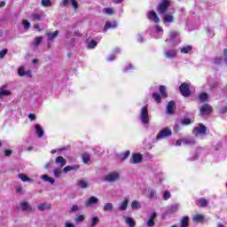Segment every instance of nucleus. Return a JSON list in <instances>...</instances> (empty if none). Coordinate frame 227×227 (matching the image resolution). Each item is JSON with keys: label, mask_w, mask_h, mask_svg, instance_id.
I'll list each match as a JSON object with an SVG mask.
<instances>
[{"label": "nucleus", "mask_w": 227, "mask_h": 227, "mask_svg": "<svg viewBox=\"0 0 227 227\" xmlns=\"http://www.w3.org/2000/svg\"><path fill=\"white\" fill-rule=\"evenodd\" d=\"M118 178H120V174H118L117 172H112V173L105 176L104 180L113 184V183L116 182V180H118Z\"/></svg>", "instance_id": "7"}, {"label": "nucleus", "mask_w": 227, "mask_h": 227, "mask_svg": "<svg viewBox=\"0 0 227 227\" xmlns=\"http://www.w3.org/2000/svg\"><path fill=\"white\" fill-rule=\"evenodd\" d=\"M97 45H98V42L95 41L94 39H91L88 44H87V48L88 49H95V47H97Z\"/></svg>", "instance_id": "29"}, {"label": "nucleus", "mask_w": 227, "mask_h": 227, "mask_svg": "<svg viewBox=\"0 0 227 227\" xmlns=\"http://www.w3.org/2000/svg\"><path fill=\"white\" fill-rule=\"evenodd\" d=\"M29 19L32 22H40V20H43V13H32L29 16Z\"/></svg>", "instance_id": "14"}, {"label": "nucleus", "mask_w": 227, "mask_h": 227, "mask_svg": "<svg viewBox=\"0 0 227 227\" xmlns=\"http://www.w3.org/2000/svg\"><path fill=\"white\" fill-rule=\"evenodd\" d=\"M168 212H169V214H173V213L176 212V207H171L168 209Z\"/></svg>", "instance_id": "60"}, {"label": "nucleus", "mask_w": 227, "mask_h": 227, "mask_svg": "<svg viewBox=\"0 0 227 227\" xmlns=\"http://www.w3.org/2000/svg\"><path fill=\"white\" fill-rule=\"evenodd\" d=\"M170 4L171 3L169 2V0H161L157 7L159 13H160V15H164V13L168 12Z\"/></svg>", "instance_id": "2"}, {"label": "nucleus", "mask_w": 227, "mask_h": 227, "mask_svg": "<svg viewBox=\"0 0 227 227\" xmlns=\"http://www.w3.org/2000/svg\"><path fill=\"white\" fill-rule=\"evenodd\" d=\"M51 204L43 203L38 205V210H40L41 212H43V210H51Z\"/></svg>", "instance_id": "22"}, {"label": "nucleus", "mask_w": 227, "mask_h": 227, "mask_svg": "<svg viewBox=\"0 0 227 227\" xmlns=\"http://www.w3.org/2000/svg\"><path fill=\"white\" fill-rule=\"evenodd\" d=\"M207 130L208 128H207V126H205L203 123H199L198 126L193 129V134L195 136H200V134L205 136Z\"/></svg>", "instance_id": "6"}, {"label": "nucleus", "mask_w": 227, "mask_h": 227, "mask_svg": "<svg viewBox=\"0 0 227 227\" xmlns=\"http://www.w3.org/2000/svg\"><path fill=\"white\" fill-rule=\"evenodd\" d=\"M103 12L106 15H113L114 13V11L112 8H104Z\"/></svg>", "instance_id": "46"}, {"label": "nucleus", "mask_w": 227, "mask_h": 227, "mask_svg": "<svg viewBox=\"0 0 227 227\" xmlns=\"http://www.w3.org/2000/svg\"><path fill=\"white\" fill-rule=\"evenodd\" d=\"M195 205L200 208H205L208 207V200H207L205 198H200L195 200Z\"/></svg>", "instance_id": "11"}, {"label": "nucleus", "mask_w": 227, "mask_h": 227, "mask_svg": "<svg viewBox=\"0 0 227 227\" xmlns=\"http://www.w3.org/2000/svg\"><path fill=\"white\" fill-rule=\"evenodd\" d=\"M181 225L182 226H189V216L183 217V219L181 221Z\"/></svg>", "instance_id": "42"}, {"label": "nucleus", "mask_w": 227, "mask_h": 227, "mask_svg": "<svg viewBox=\"0 0 227 227\" xmlns=\"http://www.w3.org/2000/svg\"><path fill=\"white\" fill-rule=\"evenodd\" d=\"M174 132L176 134H178V132H180V124H176V126L174 127Z\"/></svg>", "instance_id": "56"}, {"label": "nucleus", "mask_w": 227, "mask_h": 227, "mask_svg": "<svg viewBox=\"0 0 227 227\" xmlns=\"http://www.w3.org/2000/svg\"><path fill=\"white\" fill-rule=\"evenodd\" d=\"M176 109V103L174 100H171L167 105V113L168 114H175V110Z\"/></svg>", "instance_id": "9"}, {"label": "nucleus", "mask_w": 227, "mask_h": 227, "mask_svg": "<svg viewBox=\"0 0 227 227\" xmlns=\"http://www.w3.org/2000/svg\"><path fill=\"white\" fill-rule=\"evenodd\" d=\"M28 118L31 121H35V120H36V115L35 114H29Z\"/></svg>", "instance_id": "55"}, {"label": "nucleus", "mask_w": 227, "mask_h": 227, "mask_svg": "<svg viewBox=\"0 0 227 227\" xmlns=\"http://www.w3.org/2000/svg\"><path fill=\"white\" fill-rule=\"evenodd\" d=\"M59 35V31L56 30L53 33H46V36L49 40V42H53L54 39Z\"/></svg>", "instance_id": "21"}, {"label": "nucleus", "mask_w": 227, "mask_h": 227, "mask_svg": "<svg viewBox=\"0 0 227 227\" xmlns=\"http://www.w3.org/2000/svg\"><path fill=\"white\" fill-rule=\"evenodd\" d=\"M129 155H130V151H126V152L122 153L120 155L121 160H125V159H127L129 157Z\"/></svg>", "instance_id": "44"}, {"label": "nucleus", "mask_w": 227, "mask_h": 227, "mask_svg": "<svg viewBox=\"0 0 227 227\" xmlns=\"http://www.w3.org/2000/svg\"><path fill=\"white\" fill-rule=\"evenodd\" d=\"M18 75H20V77H24V75H26V69L24 68V66L20 67L18 69Z\"/></svg>", "instance_id": "38"}, {"label": "nucleus", "mask_w": 227, "mask_h": 227, "mask_svg": "<svg viewBox=\"0 0 227 227\" xmlns=\"http://www.w3.org/2000/svg\"><path fill=\"white\" fill-rule=\"evenodd\" d=\"M13 153V151L12 150H10V149H5L4 150V155L5 157H12V154Z\"/></svg>", "instance_id": "52"}, {"label": "nucleus", "mask_w": 227, "mask_h": 227, "mask_svg": "<svg viewBox=\"0 0 227 227\" xmlns=\"http://www.w3.org/2000/svg\"><path fill=\"white\" fill-rule=\"evenodd\" d=\"M78 187H81V189H86L88 187V182L84 180H80L77 183Z\"/></svg>", "instance_id": "37"}, {"label": "nucleus", "mask_w": 227, "mask_h": 227, "mask_svg": "<svg viewBox=\"0 0 227 227\" xmlns=\"http://www.w3.org/2000/svg\"><path fill=\"white\" fill-rule=\"evenodd\" d=\"M103 208L105 212H111L114 208L113 203H106Z\"/></svg>", "instance_id": "36"}, {"label": "nucleus", "mask_w": 227, "mask_h": 227, "mask_svg": "<svg viewBox=\"0 0 227 227\" xmlns=\"http://www.w3.org/2000/svg\"><path fill=\"white\" fill-rule=\"evenodd\" d=\"M191 51H192V46H186L181 49V52H183L184 54H188V52H191Z\"/></svg>", "instance_id": "43"}, {"label": "nucleus", "mask_w": 227, "mask_h": 227, "mask_svg": "<svg viewBox=\"0 0 227 227\" xmlns=\"http://www.w3.org/2000/svg\"><path fill=\"white\" fill-rule=\"evenodd\" d=\"M79 165H74V166H66L63 169V173H68V171H76V169H79Z\"/></svg>", "instance_id": "20"}, {"label": "nucleus", "mask_w": 227, "mask_h": 227, "mask_svg": "<svg viewBox=\"0 0 227 227\" xmlns=\"http://www.w3.org/2000/svg\"><path fill=\"white\" fill-rule=\"evenodd\" d=\"M181 123L183 125H191L192 121H191V119L189 118H184L181 121Z\"/></svg>", "instance_id": "49"}, {"label": "nucleus", "mask_w": 227, "mask_h": 227, "mask_svg": "<svg viewBox=\"0 0 227 227\" xmlns=\"http://www.w3.org/2000/svg\"><path fill=\"white\" fill-rule=\"evenodd\" d=\"M6 54H8V49H4L0 51V59H3L4 56H6Z\"/></svg>", "instance_id": "48"}, {"label": "nucleus", "mask_w": 227, "mask_h": 227, "mask_svg": "<svg viewBox=\"0 0 227 227\" xmlns=\"http://www.w3.org/2000/svg\"><path fill=\"white\" fill-rule=\"evenodd\" d=\"M20 207L23 212H26L27 210H33V207L27 202V201H22L20 203Z\"/></svg>", "instance_id": "23"}, {"label": "nucleus", "mask_w": 227, "mask_h": 227, "mask_svg": "<svg viewBox=\"0 0 227 227\" xmlns=\"http://www.w3.org/2000/svg\"><path fill=\"white\" fill-rule=\"evenodd\" d=\"M98 223H99V219H98V216L92 217L91 223H90V227H95V226H97V224H98Z\"/></svg>", "instance_id": "39"}, {"label": "nucleus", "mask_w": 227, "mask_h": 227, "mask_svg": "<svg viewBox=\"0 0 227 227\" xmlns=\"http://www.w3.org/2000/svg\"><path fill=\"white\" fill-rule=\"evenodd\" d=\"M98 203V198L95 196L90 197L84 203L85 207H93V205H97Z\"/></svg>", "instance_id": "13"}, {"label": "nucleus", "mask_w": 227, "mask_h": 227, "mask_svg": "<svg viewBox=\"0 0 227 227\" xmlns=\"http://www.w3.org/2000/svg\"><path fill=\"white\" fill-rule=\"evenodd\" d=\"M22 26L24 27V29L27 31L29 27H31V23L27 20H24L22 22Z\"/></svg>", "instance_id": "40"}, {"label": "nucleus", "mask_w": 227, "mask_h": 227, "mask_svg": "<svg viewBox=\"0 0 227 227\" xmlns=\"http://www.w3.org/2000/svg\"><path fill=\"white\" fill-rule=\"evenodd\" d=\"M126 223L129 224V227L136 226V221L132 217H126Z\"/></svg>", "instance_id": "33"}, {"label": "nucleus", "mask_w": 227, "mask_h": 227, "mask_svg": "<svg viewBox=\"0 0 227 227\" xmlns=\"http://www.w3.org/2000/svg\"><path fill=\"white\" fill-rule=\"evenodd\" d=\"M35 132H36L38 137H43V134L45 133L43 131V129L42 128V126H40L38 124L35 125Z\"/></svg>", "instance_id": "24"}, {"label": "nucleus", "mask_w": 227, "mask_h": 227, "mask_svg": "<svg viewBox=\"0 0 227 227\" xmlns=\"http://www.w3.org/2000/svg\"><path fill=\"white\" fill-rule=\"evenodd\" d=\"M171 198V192L169 191H166L163 193V200H168Z\"/></svg>", "instance_id": "47"}, {"label": "nucleus", "mask_w": 227, "mask_h": 227, "mask_svg": "<svg viewBox=\"0 0 227 227\" xmlns=\"http://www.w3.org/2000/svg\"><path fill=\"white\" fill-rule=\"evenodd\" d=\"M65 226L66 227H75V225H74V223H72L70 222H66Z\"/></svg>", "instance_id": "62"}, {"label": "nucleus", "mask_w": 227, "mask_h": 227, "mask_svg": "<svg viewBox=\"0 0 227 227\" xmlns=\"http://www.w3.org/2000/svg\"><path fill=\"white\" fill-rule=\"evenodd\" d=\"M165 57L168 59H173V58H176V50H169L165 51Z\"/></svg>", "instance_id": "19"}, {"label": "nucleus", "mask_w": 227, "mask_h": 227, "mask_svg": "<svg viewBox=\"0 0 227 227\" xmlns=\"http://www.w3.org/2000/svg\"><path fill=\"white\" fill-rule=\"evenodd\" d=\"M18 178H20L22 182H31V178H29L26 174L23 173L19 174Z\"/></svg>", "instance_id": "30"}, {"label": "nucleus", "mask_w": 227, "mask_h": 227, "mask_svg": "<svg viewBox=\"0 0 227 227\" xmlns=\"http://www.w3.org/2000/svg\"><path fill=\"white\" fill-rule=\"evenodd\" d=\"M82 159L84 164H88V162H90V160H91V158L90 157L89 153H83L82 155Z\"/></svg>", "instance_id": "32"}, {"label": "nucleus", "mask_w": 227, "mask_h": 227, "mask_svg": "<svg viewBox=\"0 0 227 227\" xmlns=\"http://www.w3.org/2000/svg\"><path fill=\"white\" fill-rule=\"evenodd\" d=\"M76 223H82L84 221V215H80L75 218Z\"/></svg>", "instance_id": "54"}, {"label": "nucleus", "mask_w": 227, "mask_h": 227, "mask_svg": "<svg viewBox=\"0 0 227 227\" xmlns=\"http://www.w3.org/2000/svg\"><path fill=\"white\" fill-rule=\"evenodd\" d=\"M192 219L195 223H202L204 217L203 215L197 214L193 216Z\"/></svg>", "instance_id": "34"}, {"label": "nucleus", "mask_w": 227, "mask_h": 227, "mask_svg": "<svg viewBox=\"0 0 227 227\" xmlns=\"http://www.w3.org/2000/svg\"><path fill=\"white\" fill-rule=\"evenodd\" d=\"M55 162L59 166V168H63L64 166H67V160L63 158V156H58L55 159Z\"/></svg>", "instance_id": "16"}, {"label": "nucleus", "mask_w": 227, "mask_h": 227, "mask_svg": "<svg viewBox=\"0 0 227 227\" xmlns=\"http://www.w3.org/2000/svg\"><path fill=\"white\" fill-rule=\"evenodd\" d=\"M131 208H134V209L141 208V205L137 200H133L131 202Z\"/></svg>", "instance_id": "41"}, {"label": "nucleus", "mask_w": 227, "mask_h": 227, "mask_svg": "<svg viewBox=\"0 0 227 227\" xmlns=\"http://www.w3.org/2000/svg\"><path fill=\"white\" fill-rule=\"evenodd\" d=\"M156 217H157V213L153 212L151 217L149 218V220L147 221V223H146L148 227L155 226Z\"/></svg>", "instance_id": "17"}, {"label": "nucleus", "mask_w": 227, "mask_h": 227, "mask_svg": "<svg viewBox=\"0 0 227 227\" xmlns=\"http://www.w3.org/2000/svg\"><path fill=\"white\" fill-rule=\"evenodd\" d=\"M42 178H43V180H44V182H49L51 184H56V180L47 175H43Z\"/></svg>", "instance_id": "28"}, {"label": "nucleus", "mask_w": 227, "mask_h": 227, "mask_svg": "<svg viewBox=\"0 0 227 227\" xmlns=\"http://www.w3.org/2000/svg\"><path fill=\"white\" fill-rule=\"evenodd\" d=\"M199 100L200 104H203L208 100V94L207 92H200L199 94Z\"/></svg>", "instance_id": "18"}, {"label": "nucleus", "mask_w": 227, "mask_h": 227, "mask_svg": "<svg viewBox=\"0 0 227 227\" xmlns=\"http://www.w3.org/2000/svg\"><path fill=\"white\" fill-rule=\"evenodd\" d=\"M148 196L149 198H155V196H157V193L153 191H150Z\"/></svg>", "instance_id": "57"}, {"label": "nucleus", "mask_w": 227, "mask_h": 227, "mask_svg": "<svg viewBox=\"0 0 227 227\" xmlns=\"http://www.w3.org/2000/svg\"><path fill=\"white\" fill-rule=\"evenodd\" d=\"M140 120L144 125H147V123H150V117L148 115V106H145L141 109L140 113Z\"/></svg>", "instance_id": "4"}, {"label": "nucleus", "mask_w": 227, "mask_h": 227, "mask_svg": "<svg viewBox=\"0 0 227 227\" xmlns=\"http://www.w3.org/2000/svg\"><path fill=\"white\" fill-rule=\"evenodd\" d=\"M221 61H223V59H221V58H215V63L216 65H220Z\"/></svg>", "instance_id": "59"}, {"label": "nucleus", "mask_w": 227, "mask_h": 227, "mask_svg": "<svg viewBox=\"0 0 227 227\" xmlns=\"http://www.w3.org/2000/svg\"><path fill=\"white\" fill-rule=\"evenodd\" d=\"M43 40V37H42V36L35 37L34 40L35 47H39L40 44L42 43Z\"/></svg>", "instance_id": "35"}, {"label": "nucleus", "mask_w": 227, "mask_h": 227, "mask_svg": "<svg viewBox=\"0 0 227 227\" xmlns=\"http://www.w3.org/2000/svg\"><path fill=\"white\" fill-rule=\"evenodd\" d=\"M6 88H8L7 84H4L0 87V98H3V97H10V95H12V91L6 90Z\"/></svg>", "instance_id": "12"}, {"label": "nucleus", "mask_w": 227, "mask_h": 227, "mask_svg": "<svg viewBox=\"0 0 227 227\" xmlns=\"http://www.w3.org/2000/svg\"><path fill=\"white\" fill-rule=\"evenodd\" d=\"M127 207H129V200H124L123 202L120 205L119 210L121 212H125L127 210Z\"/></svg>", "instance_id": "26"}, {"label": "nucleus", "mask_w": 227, "mask_h": 227, "mask_svg": "<svg viewBox=\"0 0 227 227\" xmlns=\"http://www.w3.org/2000/svg\"><path fill=\"white\" fill-rule=\"evenodd\" d=\"M53 173H54V176L57 177V178H59L61 176V172L58 169V168H55L53 170Z\"/></svg>", "instance_id": "53"}, {"label": "nucleus", "mask_w": 227, "mask_h": 227, "mask_svg": "<svg viewBox=\"0 0 227 227\" xmlns=\"http://www.w3.org/2000/svg\"><path fill=\"white\" fill-rule=\"evenodd\" d=\"M141 162H143V154L133 153L132 157L129 160V164H139Z\"/></svg>", "instance_id": "8"}, {"label": "nucleus", "mask_w": 227, "mask_h": 227, "mask_svg": "<svg viewBox=\"0 0 227 227\" xmlns=\"http://www.w3.org/2000/svg\"><path fill=\"white\" fill-rule=\"evenodd\" d=\"M164 22H173V15L171 14H166L164 16Z\"/></svg>", "instance_id": "45"}, {"label": "nucleus", "mask_w": 227, "mask_h": 227, "mask_svg": "<svg viewBox=\"0 0 227 227\" xmlns=\"http://www.w3.org/2000/svg\"><path fill=\"white\" fill-rule=\"evenodd\" d=\"M71 4L74 10H77L79 8V4L77 3V0H71Z\"/></svg>", "instance_id": "51"}, {"label": "nucleus", "mask_w": 227, "mask_h": 227, "mask_svg": "<svg viewBox=\"0 0 227 227\" xmlns=\"http://www.w3.org/2000/svg\"><path fill=\"white\" fill-rule=\"evenodd\" d=\"M160 93L162 98H168V91L166 90V86L164 85L160 86Z\"/></svg>", "instance_id": "25"}, {"label": "nucleus", "mask_w": 227, "mask_h": 227, "mask_svg": "<svg viewBox=\"0 0 227 227\" xmlns=\"http://www.w3.org/2000/svg\"><path fill=\"white\" fill-rule=\"evenodd\" d=\"M147 17L149 20H153V22H155L156 24H159L160 22V19L159 16H157V12L155 11H150L147 14Z\"/></svg>", "instance_id": "10"}, {"label": "nucleus", "mask_w": 227, "mask_h": 227, "mask_svg": "<svg viewBox=\"0 0 227 227\" xmlns=\"http://www.w3.org/2000/svg\"><path fill=\"white\" fill-rule=\"evenodd\" d=\"M200 116H208L214 113V107L210 104L206 103L200 108Z\"/></svg>", "instance_id": "5"}, {"label": "nucleus", "mask_w": 227, "mask_h": 227, "mask_svg": "<svg viewBox=\"0 0 227 227\" xmlns=\"http://www.w3.org/2000/svg\"><path fill=\"white\" fill-rule=\"evenodd\" d=\"M25 75H27V77L28 78L33 77V74H31V71H26Z\"/></svg>", "instance_id": "63"}, {"label": "nucleus", "mask_w": 227, "mask_h": 227, "mask_svg": "<svg viewBox=\"0 0 227 227\" xmlns=\"http://www.w3.org/2000/svg\"><path fill=\"white\" fill-rule=\"evenodd\" d=\"M176 36H178V32H176V31H172L169 35L170 40H175V38H176Z\"/></svg>", "instance_id": "50"}, {"label": "nucleus", "mask_w": 227, "mask_h": 227, "mask_svg": "<svg viewBox=\"0 0 227 227\" xmlns=\"http://www.w3.org/2000/svg\"><path fill=\"white\" fill-rule=\"evenodd\" d=\"M179 91H180L181 95L185 98L191 97V94L192 93L191 91V85L187 82H183L179 86Z\"/></svg>", "instance_id": "1"}, {"label": "nucleus", "mask_w": 227, "mask_h": 227, "mask_svg": "<svg viewBox=\"0 0 227 227\" xmlns=\"http://www.w3.org/2000/svg\"><path fill=\"white\" fill-rule=\"evenodd\" d=\"M61 6H68V0H63L61 3Z\"/></svg>", "instance_id": "64"}, {"label": "nucleus", "mask_w": 227, "mask_h": 227, "mask_svg": "<svg viewBox=\"0 0 227 227\" xmlns=\"http://www.w3.org/2000/svg\"><path fill=\"white\" fill-rule=\"evenodd\" d=\"M220 113L221 114H224V113H227V106H223L221 109H220Z\"/></svg>", "instance_id": "58"}, {"label": "nucleus", "mask_w": 227, "mask_h": 227, "mask_svg": "<svg viewBox=\"0 0 227 227\" xmlns=\"http://www.w3.org/2000/svg\"><path fill=\"white\" fill-rule=\"evenodd\" d=\"M132 68H134V66H132V64H129L127 67H126V72H129V70H132Z\"/></svg>", "instance_id": "61"}, {"label": "nucleus", "mask_w": 227, "mask_h": 227, "mask_svg": "<svg viewBox=\"0 0 227 227\" xmlns=\"http://www.w3.org/2000/svg\"><path fill=\"white\" fill-rule=\"evenodd\" d=\"M41 4L44 8H51V6H52V2H51V0H41Z\"/></svg>", "instance_id": "31"}, {"label": "nucleus", "mask_w": 227, "mask_h": 227, "mask_svg": "<svg viewBox=\"0 0 227 227\" xmlns=\"http://www.w3.org/2000/svg\"><path fill=\"white\" fill-rule=\"evenodd\" d=\"M117 26L118 24L116 23V21H114L113 23L111 21H106L103 30L106 33L108 29H115Z\"/></svg>", "instance_id": "15"}, {"label": "nucleus", "mask_w": 227, "mask_h": 227, "mask_svg": "<svg viewBox=\"0 0 227 227\" xmlns=\"http://www.w3.org/2000/svg\"><path fill=\"white\" fill-rule=\"evenodd\" d=\"M173 131L169 128H165L161 129L156 136V141H160V139H166V137H169L172 136Z\"/></svg>", "instance_id": "3"}, {"label": "nucleus", "mask_w": 227, "mask_h": 227, "mask_svg": "<svg viewBox=\"0 0 227 227\" xmlns=\"http://www.w3.org/2000/svg\"><path fill=\"white\" fill-rule=\"evenodd\" d=\"M153 98L155 100L156 104H160V102H162V96L157 92L153 93Z\"/></svg>", "instance_id": "27"}]
</instances>
